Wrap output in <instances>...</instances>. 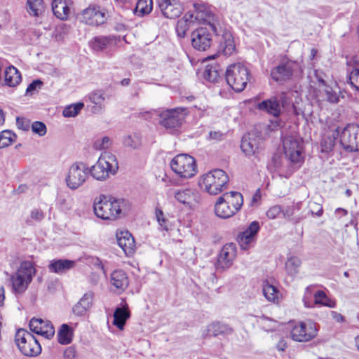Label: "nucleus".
Returning <instances> with one entry per match:
<instances>
[{"label":"nucleus","mask_w":359,"mask_h":359,"mask_svg":"<svg viewBox=\"0 0 359 359\" xmlns=\"http://www.w3.org/2000/svg\"><path fill=\"white\" fill-rule=\"evenodd\" d=\"M84 104L82 102L70 104L65 108L63 110V116L65 117H74L76 116L79 112L83 107Z\"/></svg>","instance_id":"37998d69"},{"label":"nucleus","mask_w":359,"mask_h":359,"mask_svg":"<svg viewBox=\"0 0 359 359\" xmlns=\"http://www.w3.org/2000/svg\"><path fill=\"white\" fill-rule=\"evenodd\" d=\"M243 198L237 191L226 192L220 196L215 204V215L223 219L233 216L241 208Z\"/></svg>","instance_id":"20e7f679"},{"label":"nucleus","mask_w":359,"mask_h":359,"mask_svg":"<svg viewBox=\"0 0 359 359\" xmlns=\"http://www.w3.org/2000/svg\"><path fill=\"white\" fill-rule=\"evenodd\" d=\"M89 173V168L86 163L75 162L69 167L65 177L67 186L72 190L79 189L86 182Z\"/></svg>","instance_id":"9d476101"},{"label":"nucleus","mask_w":359,"mask_h":359,"mask_svg":"<svg viewBox=\"0 0 359 359\" xmlns=\"http://www.w3.org/2000/svg\"><path fill=\"white\" fill-rule=\"evenodd\" d=\"M154 113L160 116V124L167 130L171 131L180 127L184 120L187 109L177 107L167 109L161 112L154 111Z\"/></svg>","instance_id":"9b49d317"},{"label":"nucleus","mask_w":359,"mask_h":359,"mask_svg":"<svg viewBox=\"0 0 359 359\" xmlns=\"http://www.w3.org/2000/svg\"><path fill=\"white\" fill-rule=\"evenodd\" d=\"M349 82L350 84L356 90L359 91V69H353L349 74Z\"/></svg>","instance_id":"3c124183"},{"label":"nucleus","mask_w":359,"mask_h":359,"mask_svg":"<svg viewBox=\"0 0 359 359\" xmlns=\"http://www.w3.org/2000/svg\"><path fill=\"white\" fill-rule=\"evenodd\" d=\"M74 330L67 324H62L57 332V340L60 344H69L73 339Z\"/></svg>","instance_id":"473e14b6"},{"label":"nucleus","mask_w":359,"mask_h":359,"mask_svg":"<svg viewBox=\"0 0 359 359\" xmlns=\"http://www.w3.org/2000/svg\"><path fill=\"white\" fill-rule=\"evenodd\" d=\"M283 145L285 155L292 165L289 166L283 164L280 167L277 166V172L280 176L287 178L304 161L302 142L299 138L288 136L283 139Z\"/></svg>","instance_id":"f257e3e1"},{"label":"nucleus","mask_w":359,"mask_h":359,"mask_svg":"<svg viewBox=\"0 0 359 359\" xmlns=\"http://www.w3.org/2000/svg\"><path fill=\"white\" fill-rule=\"evenodd\" d=\"M316 323L311 320L299 322L291 330V337L294 341L307 342L317 336Z\"/></svg>","instance_id":"ddd939ff"},{"label":"nucleus","mask_w":359,"mask_h":359,"mask_svg":"<svg viewBox=\"0 0 359 359\" xmlns=\"http://www.w3.org/2000/svg\"><path fill=\"white\" fill-rule=\"evenodd\" d=\"M282 212L283 210L280 205H274L268 210L266 215L269 219H273L277 218Z\"/></svg>","instance_id":"5fc2aeb1"},{"label":"nucleus","mask_w":359,"mask_h":359,"mask_svg":"<svg viewBox=\"0 0 359 359\" xmlns=\"http://www.w3.org/2000/svg\"><path fill=\"white\" fill-rule=\"evenodd\" d=\"M250 72L241 63L231 65L226 71L227 83L236 92L243 91L249 81Z\"/></svg>","instance_id":"0eeeda50"},{"label":"nucleus","mask_w":359,"mask_h":359,"mask_svg":"<svg viewBox=\"0 0 359 359\" xmlns=\"http://www.w3.org/2000/svg\"><path fill=\"white\" fill-rule=\"evenodd\" d=\"M45 10L43 0H27V11L32 16L39 17Z\"/></svg>","instance_id":"c9c22d12"},{"label":"nucleus","mask_w":359,"mask_h":359,"mask_svg":"<svg viewBox=\"0 0 359 359\" xmlns=\"http://www.w3.org/2000/svg\"><path fill=\"white\" fill-rule=\"evenodd\" d=\"M22 81L21 74L17 68L11 65L4 72V83L9 87H15Z\"/></svg>","instance_id":"c85d7f7f"},{"label":"nucleus","mask_w":359,"mask_h":359,"mask_svg":"<svg viewBox=\"0 0 359 359\" xmlns=\"http://www.w3.org/2000/svg\"><path fill=\"white\" fill-rule=\"evenodd\" d=\"M172 170L180 178L190 179L197 173L196 161L188 154H178L171 161Z\"/></svg>","instance_id":"6e6552de"},{"label":"nucleus","mask_w":359,"mask_h":359,"mask_svg":"<svg viewBox=\"0 0 359 359\" xmlns=\"http://www.w3.org/2000/svg\"><path fill=\"white\" fill-rule=\"evenodd\" d=\"M15 340L19 350L26 356H36L41 352L39 341L32 334L24 329L17 331Z\"/></svg>","instance_id":"1a4fd4ad"},{"label":"nucleus","mask_w":359,"mask_h":359,"mask_svg":"<svg viewBox=\"0 0 359 359\" xmlns=\"http://www.w3.org/2000/svg\"><path fill=\"white\" fill-rule=\"evenodd\" d=\"M236 247L234 243H227L221 249L216 264L218 271H224L229 269L236 257Z\"/></svg>","instance_id":"a211bd4d"},{"label":"nucleus","mask_w":359,"mask_h":359,"mask_svg":"<svg viewBox=\"0 0 359 359\" xmlns=\"http://www.w3.org/2000/svg\"><path fill=\"white\" fill-rule=\"evenodd\" d=\"M314 75L320 85H322L324 87L327 86L325 81L323 79L322 72H319L318 70H315Z\"/></svg>","instance_id":"e2e57ef3"},{"label":"nucleus","mask_w":359,"mask_h":359,"mask_svg":"<svg viewBox=\"0 0 359 359\" xmlns=\"http://www.w3.org/2000/svg\"><path fill=\"white\" fill-rule=\"evenodd\" d=\"M112 144V140L107 136L96 140L93 143V147L97 150L109 149Z\"/></svg>","instance_id":"de8ad7c7"},{"label":"nucleus","mask_w":359,"mask_h":359,"mask_svg":"<svg viewBox=\"0 0 359 359\" xmlns=\"http://www.w3.org/2000/svg\"><path fill=\"white\" fill-rule=\"evenodd\" d=\"M212 36L206 27H199L191 33L192 46L198 50L204 51L210 47Z\"/></svg>","instance_id":"aec40b11"},{"label":"nucleus","mask_w":359,"mask_h":359,"mask_svg":"<svg viewBox=\"0 0 359 359\" xmlns=\"http://www.w3.org/2000/svg\"><path fill=\"white\" fill-rule=\"evenodd\" d=\"M70 0H53L52 11L53 14L62 20H67L70 13Z\"/></svg>","instance_id":"393cba45"},{"label":"nucleus","mask_w":359,"mask_h":359,"mask_svg":"<svg viewBox=\"0 0 359 359\" xmlns=\"http://www.w3.org/2000/svg\"><path fill=\"white\" fill-rule=\"evenodd\" d=\"M135 9L142 15L149 13L152 10V0H138Z\"/></svg>","instance_id":"49530a36"},{"label":"nucleus","mask_w":359,"mask_h":359,"mask_svg":"<svg viewBox=\"0 0 359 359\" xmlns=\"http://www.w3.org/2000/svg\"><path fill=\"white\" fill-rule=\"evenodd\" d=\"M36 272L32 262L29 261L21 262L16 271L10 276V281L14 292L23 293L28 288Z\"/></svg>","instance_id":"423d86ee"},{"label":"nucleus","mask_w":359,"mask_h":359,"mask_svg":"<svg viewBox=\"0 0 359 359\" xmlns=\"http://www.w3.org/2000/svg\"><path fill=\"white\" fill-rule=\"evenodd\" d=\"M209 136L212 140H219L222 136V133L220 132L211 131L209 133Z\"/></svg>","instance_id":"338daca9"},{"label":"nucleus","mask_w":359,"mask_h":359,"mask_svg":"<svg viewBox=\"0 0 359 359\" xmlns=\"http://www.w3.org/2000/svg\"><path fill=\"white\" fill-rule=\"evenodd\" d=\"M194 22L208 25L216 34H218L217 28L219 25L217 17L204 4L194 3Z\"/></svg>","instance_id":"f8f14e48"},{"label":"nucleus","mask_w":359,"mask_h":359,"mask_svg":"<svg viewBox=\"0 0 359 359\" xmlns=\"http://www.w3.org/2000/svg\"><path fill=\"white\" fill-rule=\"evenodd\" d=\"M229 178L222 169H214L201 175L198 180L201 189L210 195H217L228 187Z\"/></svg>","instance_id":"7ed1b4c3"},{"label":"nucleus","mask_w":359,"mask_h":359,"mask_svg":"<svg viewBox=\"0 0 359 359\" xmlns=\"http://www.w3.org/2000/svg\"><path fill=\"white\" fill-rule=\"evenodd\" d=\"M287 346V343L283 339H281L276 345L277 349L279 351H284Z\"/></svg>","instance_id":"69168bd1"},{"label":"nucleus","mask_w":359,"mask_h":359,"mask_svg":"<svg viewBox=\"0 0 359 359\" xmlns=\"http://www.w3.org/2000/svg\"><path fill=\"white\" fill-rule=\"evenodd\" d=\"M109 39L104 36L95 37L91 41V46L93 50L99 51L107 48L109 43Z\"/></svg>","instance_id":"c03bdc74"},{"label":"nucleus","mask_w":359,"mask_h":359,"mask_svg":"<svg viewBox=\"0 0 359 359\" xmlns=\"http://www.w3.org/2000/svg\"><path fill=\"white\" fill-rule=\"evenodd\" d=\"M241 149L246 156L255 155L259 149V141L245 135L241 140Z\"/></svg>","instance_id":"c756f323"},{"label":"nucleus","mask_w":359,"mask_h":359,"mask_svg":"<svg viewBox=\"0 0 359 359\" xmlns=\"http://www.w3.org/2000/svg\"><path fill=\"white\" fill-rule=\"evenodd\" d=\"M89 99L93 104L97 105L100 108H101L104 104L105 100L104 93L101 90H96L93 92L89 95Z\"/></svg>","instance_id":"09e8293b"},{"label":"nucleus","mask_w":359,"mask_h":359,"mask_svg":"<svg viewBox=\"0 0 359 359\" xmlns=\"http://www.w3.org/2000/svg\"><path fill=\"white\" fill-rule=\"evenodd\" d=\"M43 82L40 79L33 81L27 88L26 95H32L37 93L43 86Z\"/></svg>","instance_id":"8fccbe9b"},{"label":"nucleus","mask_w":359,"mask_h":359,"mask_svg":"<svg viewBox=\"0 0 359 359\" xmlns=\"http://www.w3.org/2000/svg\"><path fill=\"white\" fill-rule=\"evenodd\" d=\"M340 143L347 151L359 150V126L357 124L347 125L340 133Z\"/></svg>","instance_id":"2eb2a0df"},{"label":"nucleus","mask_w":359,"mask_h":359,"mask_svg":"<svg viewBox=\"0 0 359 359\" xmlns=\"http://www.w3.org/2000/svg\"><path fill=\"white\" fill-rule=\"evenodd\" d=\"M123 144L126 147H136V144L134 143V141L132 139V137L128 135L124 137Z\"/></svg>","instance_id":"0e129e2a"},{"label":"nucleus","mask_w":359,"mask_h":359,"mask_svg":"<svg viewBox=\"0 0 359 359\" xmlns=\"http://www.w3.org/2000/svg\"><path fill=\"white\" fill-rule=\"evenodd\" d=\"M127 205L128 202L124 199L100 195L94 200L93 210L97 217L114 220L120 217Z\"/></svg>","instance_id":"f03ea898"},{"label":"nucleus","mask_w":359,"mask_h":359,"mask_svg":"<svg viewBox=\"0 0 359 359\" xmlns=\"http://www.w3.org/2000/svg\"><path fill=\"white\" fill-rule=\"evenodd\" d=\"M221 44L223 48L224 55H231L235 51L233 38L230 33H225L223 35V41Z\"/></svg>","instance_id":"58836bf2"},{"label":"nucleus","mask_w":359,"mask_h":359,"mask_svg":"<svg viewBox=\"0 0 359 359\" xmlns=\"http://www.w3.org/2000/svg\"><path fill=\"white\" fill-rule=\"evenodd\" d=\"M118 169L117 159L113 154L109 151L102 152L90 169V173L93 178L99 181H104L110 175H114Z\"/></svg>","instance_id":"39448f33"},{"label":"nucleus","mask_w":359,"mask_h":359,"mask_svg":"<svg viewBox=\"0 0 359 359\" xmlns=\"http://www.w3.org/2000/svg\"><path fill=\"white\" fill-rule=\"evenodd\" d=\"M286 102L285 97L273 96L264 100L257 104V109L274 117H278L282 114L283 108Z\"/></svg>","instance_id":"f3484780"},{"label":"nucleus","mask_w":359,"mask_h":359,"mask_svg":"<svg viewBox=\"0 0 359 359\" xmlns=\"http://www.w3.org/2000/svg\"><path fill=\"white\" fill-rule=\"evenodd\" d=\"M158 6L163 15L170 19L178 18L184 11L179 0H158Z\"/></svg>","instance_id":"5701e85b"},{"label":"nucleus","mask_w":359,"mask_h":359,"mask_svg":"<svg viewBox=\"0 0 359 359\" xmlns=\"http://www.w3.org/2000/svg\"><path fill=\"white\" fill-rule=\"evenodd\" d=\"M93 293L88 292L85 293L79 301L72 307V312L77 316H83L91 308L93 302Z\"/></svg>","instance_id":"b1692460"},{"label":"nucleus","mask_w":359,"mask_h":359,"mask_svg":"<svg viewBox=\"0 0 359 359\" xmlns=\"http://www.w3.org/2000/svg\"><path fill=\"white\" fill-rule=\"evenodd\" d=\"M16 135L11 130H5L0 133V149L8 147L15 141Z\"/></svg>","instance_id":"ea45409f"},{"label":"nucleus","mask_w":359,"mask_h":359,"mask_svg":"<svg viewBox=\"0 0 359 359\" xmlns=\"http://www.w3.org/2000/svg\"><path fill=\"white\" fill-rule=\"evenodd\" d=\"M65 359H73L75 357V350L72 347L67 348L64 352Z\"/></svg>","instance_id":"680f3d73"},{"label":"nucleus","mask_w":359,"mask_h":359,"mask_svg":"<svg viewBox=\"0 0 359 359\" xmlns=\"http://www.w3.org/2000/svg\"><path fill=\"white\" fill-rule=\"evenodd\" d=\"M331 315L332 318L337 322H341L344 320V316L336 311H332Z\"/></svg>","instance_id":"774afa93"},{"label":"nucleus","mask_w":359,"mask_h":359,"mask_svg":"<svg viewBox=\"0 0 359 359\" xmlns=\"http://www.w3.org/2000/svg\"><path fill=\"white\" fill-rule=\"evenodd\" d=\"M324 91L327 96V100L331 103H337L339 102V97L335 92H334L330 86H325Z\"/></svg>","instance_id":"864d4df0"},{"label":"nucleus","mask_w":359,"mask_h":359,"mask_svg":"<svg viewBox=\"0 0 359 359\" xmlns=\"http://www.w3.org/2000/svg\"><path fill=\"white\" fill-rule=\"evenodd\" d=\"M29 325L33 332L47 339H51L55 334V328L49 320L33 318L30 320Z\"/></svg>","instance_id":"4be33fe9"},{"label":"nucleus","mask_w":359,"mask_h":359,"mask_svg":"<svg viewBox=\"0 0 359 359\" xmlns=\"http://www.w3.org/2000/svg\"><path fill=\"white\" fill-rule=\"evenodd\" d=\"M110 283L118 292H123L128 287L129 279L124 271L115 270L111 274Z\"/></svg>","instance_id":"a878e982"},{"label":"nucleus","mask_w":359,"mask_h":359,"mask_svg":"<svg viewBox=\"0 0 359 359\" xmlns=\"http://www.w3.org/2000/svg\"><path fill=\"white\" fill-rule=\"evenodd\" d=\"M313 287L309 286L306 288L304 294L302 298L304 305L306 308H313L315 306L314 299H313Z\"/></svg>","instance_id":"a18cd8bd"},{"label":"nucleus","mask_w":359,"mask_h":359,"mask_svg":"<svg viewBox=\"0 0 359 359\" xmlns=\"http://www.w3.org/2000/svg\"><path fill=\"white\" fill-rule=\"evenodd\" d=\"M194 22V15L191 13H187L183 18L177 21L176 32L180 38H184L191 23Z\"/></svg>","instance_id":"2f4dec72"},{"label":"nucleus","mask_w":359,"mask_h":359,"mask_svg":"<svg viewBox=\"0 0 359 359\" xmlns=\"http://www.w3.org/2000/svg\"><path fill=\"white\" fill-rule=\"evenodd\" d=\"M31 217L32 219H34L37 222L41 221L44 217L43 212L39 209H34L31 212Z\"/></svg>","instance_id":"bf43d9fd"},{"label":"nucleus","mask_w":359,"mask_h":359,"mask_svg":"<svg viewBox=\"0 0 359 359\" xmlns=\"http://www.w3.org/2000/svg\"><path fill=\"white\" fill-rule=\"evenodd\" d=\"M16 123L20 129L23 130H27L29 129V123L23 118L18 117L16 118Z\"/></svg>","instance_id":"052dcab7"},{"label":"nucleus","mask_w":359,"mask_h":359,"mask_svg":"<svg viewBox=\"0 0 359 359\" xmlns=\"http://www.w3.org/2000/svg\"><path fill=\"white\" fill-rule=\"evenodd\" d=\"M262 290L264 296L269 302H276L280 297L279 290L274 285L269 284L268 281L264 283Z\"/></svg>","instance_id":"e433bc0d"},{"label":"nucleus","mask_w":359,"mask_h":359,"mask_svg":"<svg viewBox=\"0 0 359 359\" xmlns=\"http://www.w3.org/2000/svg\"><path fill=\"white\" fill-rule=\"evenodd\" d=\"M203 77L210 82H216L219 78L218 67L216 65H208L204 70Z\"/></svg>","instance_id":"a19ab883"},{"label":"nucleus","mask_w":359,"mask_h":359,"mask_svg":"<svg viewBox=\"0 0 359 359\" xmlns=\"http://www.w3.org/2000/svg\"><path fill=\"white\" fill-rule=\"evenodd\" d=\"M300 208H301L300 203L292 205L290 207H287V208L286 209V210L284 212V215L286 217H292V215H294L296 213V211H298L300 210Z\"/></svg>","instance_id":"13d9d810"},{"label":"nucleus","mask_w":359,"mask_h":359,"mask_svg":"<svg viewBox=\"0 0 359 359\" xmlns=\"http://www.w3.org/2000/svg\"><path fill=\"white\" fill-rule=\"evenodd\" d=\"M156 217L161 228L164 230H167L166 222L167 219L164 217L163 212L160 209H156Z\"/></svg>","instance_id":"6e6d98bb"},{"label":"nucleus","mask_w":359,"mask_h":359,"mask_svg":"<svg viewBox=\"0 0 359 359\" xmlns=\"http://www.w3.org/2000/svg\"><path fill=\"white\" fill-rule=\"evenodd\" d=\"M167 195L170 198H175L178 203L189 208H193L200 201V194L194 189H169Z\"/></svg>","instance_id":"4468645a"},{"label":"nucleus","mask_w":359,"mask_h":359,"mask_svg":"<svg viewBox=\"0 0 359 359\" xmlns=\"http://www.w3.org/2000/svg\"><path fill=\"white\" fill-rule=\"evenodd\" d=\"M75 264L74 261L69 259L52 260L48 265V269L52 273L62 274L73 269Z\"/></svg>","instance_id":"cd10ccee"},{"label":"nucleus","mask_w":359,"mask_h":359,"mask_svg":"<svg viewBox=\"0 0 359 359\" xmlns=\"http://www.w3.org/2000/svg\"><path fill=\"white\" fill-rule=\"evenodd\" d=\"M299 67L294 61L286 60L273 67L271 71V78L277 82L286 81L291 79L293 72Z\"/></svg>","instance_id":"6ab92c4d"},{"label":"nucleus","mask_w":359,"mask_h":359,"mask_svg":"<svg viewBox=\"0 0 359 359\" xmlns=\"http://www.w3.org/2000/svg\"><path fill=\"white\" fill-rule=\"evenodd\" d=\"M313 299L315 305L320 304L329 308L336 307L335 301L330 299L323 290H318L315 292L313 294Z\"/></svg>","instance_id":"4c0bfd02"},{"label":"nucleus","mask_w":359,"mask_h":359,"mask_svg":"<svg viewBox=\"0 0 359 359\" xmlns=\"http://www.w3.org/2000/svg\"><path fill=\"white\" fill-rule=\"evenodd\" d=\"M130 318V311L127 307H117L114 313L113 325L123 330L126 320Z\"/></svg>","instance_id":"7c9ffc66"},{"label":"nucleus","mask_w":359,"mask_h":359,"mask_svg":"<svg viewBox=\"0 0 359 359\" xmlns=\"http://www.w3.org/2000/svg\"><path fill=\"white\" fill-rule=\"evenodd\" d=\"M117 243L126 255H130L134 252L135 240L128 231L121 232L117 236Z\"/></svg>","instance_id":"bb28decb"},{"label":"nucleus","mask_w":359,"mask_h":359,"mask_svg":"<svg viewBox=\"0 0 359 359\" xmlns=\"http://www.w3.org/2000/svg\"><path fill=\"white\" fill-rule=\"evenodd\" d=\"M259 230V222L254 221L244 231L238 234L237 240L242 250H246L254 245Z\"/></svg>","instance_id":"412c9836"},{"label":"nucleus","mask_w":359,"mask_h":359,"mask_svg":"<svg viewBox=\"0 0 359 359\" xmlns=\"http://www.w3.org/2000/svg\"><path fill=\"white\" fill-rule=\"evenodd\" d=\"M311 212L313 215L320 217L323 212V207L320 204L311 203L310 204Z\"/></svg>","instance_id":"4d7b16f0"},{"label":"nucleus","mask_w":359,"mask_h":359,"mask_svg":"<svg viewBox=\"0 0 359 359\" xmlns=\"http://www.w3.org/2000/svg\"><path fill=\"white\" fill-rule=\"evenodd\" d=\"M80 22L91 26H99L107 20L105 10L98 6L90 5L78 15Z\"/></svg>","instance_id":"dca6fc26"},{"label":"nucleus","mask_w":359,"mask_h":359,"mask_svg":"<svg viewBox=\"0 0 359 359\" xmlns=\"http://www.w3.org/2000/svg\"><path fill=\"white\" fill-rule=\"evenodd\" d=\"M339 135L338 129L333 133L332 137H325L321 142L322 151L328 153L332 150L335 144V135Z\"/></svg>","instance_id":"79ce46f5"},{"label":"nucleus","mask_w":359,"mask_h":359,"mask_svg":"<svg viewBox=\"0 0 359 359\" xmlns=\"http://www.w3.org/2000/svg\"><path fill=\"white\" fill-rule=\"evenodd\" d=\"M302 261L296 256L287 258L285 262V268L287 274L292 277H295L299 272Z\"/></svg>","instance_id":"72a5a7b5"},{"label":"nucleus","mask_w":359,"mask_h":359,"mask_svg":"<svg viewBox=\"0 0 359 359\" xmlns=\"http://www.w3.org/2000/svg\"><path fill=\"white\" fill-rule=\"evenodd\" d=\"M232 332L231 327L227 325L221 323H213L210 324L207 327V335L218 336L223 334H229Z\"/></svg>","instance_id":"f704fd0d"},{"label":"nucleus","mask_w":359,"mask_h":359,"mask_svg":"<svg viewBox=\"0 0 359 359\" xmlns=\"http://www.w3.org/2000/svg\"><path fill=\"white\" fill-rule=\"evenodd\" d=\"M32 131L39 136H44L47 132L46 125L41 121H35L32 124Z\"/></svg>","instance_id":"603ef678"}]
</instances>
